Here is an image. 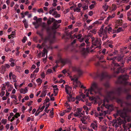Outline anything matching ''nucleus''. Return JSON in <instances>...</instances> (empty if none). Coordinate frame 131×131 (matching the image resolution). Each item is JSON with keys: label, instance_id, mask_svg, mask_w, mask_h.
<instances>
[{"label": "nucleus", "instance_id": "1", "mask_svg": "<svg viewBox=\"0 0 131 131\" xmlns=\"http://www.w3.org/2000/svg\"><path fill=\"white\" fill-rule=\"evenodd\" d=\"M123 91L122 88L119 87L116 89V91L113 90L107 92L104 100L103 103L101 107V109L103 107L112 111L113 109V105L106 104V103H108L109 100H116L117 102L120 104L121 107H123V110H117L116 113L114 115L116 117L117 116L119 115L122 118L121 119L119 117L118 119L117 118L118 121L113 122V125L115 128L119 126L122 124H123V126L124 127L126 122V121L129 122L131 120L130 116L127 115V112H131V103L125 102L121 99H117L116 97L117 94L119 95Z\"/></svg>", "mask_w": 131, "mask_h": 131}, {"label": "nucleus", "instance_id": "2", "mask_svg": "<svg viewBox=\"0 0 131 131\" xmlns=\"http://www.w3.org/2000/svg\"><path fill=\"white\" fill-rule=\"evenodd\" d=\"M84 93H85L86 96L88 97L89 93L91 94H94L99 92V88L96 82H93L91 84L90 88L85 90Z\"/></svg>", "mask_w": 131, "mask_h": 131}, {"label": "nucleus", "instance_id": "3", "mask_svg": "<svg viewBox=\"0 0 131 131\" xmlns=\"http://www.w3.org/2000/svg\"><path fill=\"white\" fill-rule=\"evenodd\" d=\"M103 27H102L100 29L99 31V35L100 36L102 37L103 36L102 40H104L107 38V32L109 33L112 29L111 27H106L105 28L104 30L103 29Z\"/></svg>", "mask_w": 131, "mask_h": 131}, {"label": "nucleus", "instance_id": "4", "mask_svg": "<svg viewBox=\"0 0 131 131\" xmlns=\"http://www.w3.org/2000/svg\"><path fill=\"white\" fill-rule=\"evenodd\" d=\"M116 58V57H114L113 58L107 57V59L108 60H112L113 61V63L112 64V65L114 66V67L113 68H112L111 69L113 70L114 71V73L118 74L120 72H122L121 71V67H119L118 68H117V71H115V69H116V67L117 66H120V65L119 64H118L117 63H114V61L115 60Z\"/></svg>", "mask_w": 131, "mask_h": 131}, {"label": "nucleus", "instance_id": "5", "mask_svg": "<svg viewBox=\"0 0 131 131\" xmlns=\"http://www.w3.org/2000/svg\"><path fill=\"white\" fill-rule=\"evenodd\" d=\"M90 75L94 78L99 77L101 80H102L106 77L111 78V77H109V76L108 75L107 72L104 71L101 74H99L97 72L96 73H94L92 74H91Z\"/></svg>", "mask_w": 131, "mask_h": 131}, {"label": "nucleus", "instance_id": "6", "mask_svg": "<svg viewBox=\"0 0 131 131\" xmlns=\"http://www.w3.org/2000/svg\"><path fill=\"white\" fill-rule=\"evenodd\" d=\"M128 76L127 74L122 75L118 78V81L121 84H123L125 85L127 84V82L126 81L128 78Z\"/></svg>", "mask_w": 131, "mask_h": 131}, {"label": "nucleus", "instance_id": "7", "mask_svg": "<svg viewBox=\"0 0 131 131\" xmlns=\"http://www.w3.org/2000/svg\"><path fill=\"white\" fill-rule=\"evenodd\" d=\"M85 42H86V46L87 47L86 49H85V48H82V50H81L82 51V53L83 55L84 56L86 55L89 51H90L91 52H93L95 51H94V50L93 49H92L90 51H89V47H88L90 46V45L91 44V43H90L89 41Z\"/></svg>", "mask_w": 131, "mask_h": 131}, {"label": "nucleus", "instance_id": "8", "mask_svg": "<svg viewBox=\"0 0 131 131\" xmlns=\"http://www.w3.org/2000/svg\"><path fill=\"white\" fill-rule=\"evenodd\" d=\"M92 42L91 47L90 48V49H92L93 48H94V49H101V45L102 43V41Z\"/></svg>", "mask_w": 131, "mask_h": 131}, {"label": "nucleus", "instance_id": "9", "mask_svg": "<svg viewBox=\"0 0 131 131\" xmlns=\"http://www.w3.org/2000/svg\"><path fill=\"white\" fill-rule=\"evenodd\" d=\"M71 79L72 81H73V87L75 89L77 87L80 86L81 83L78 80L77 77L76 76L74 75L73 77L71 78Z\"/></svg>", "mask_w": 131, "mask_h": 131}, {"label": "nucleus", "instance_id": "10", "mask_svg": "<svg viewBox=\"0 0 131 131\" xmlns=\"http://www.w3.org/2000/svg\"><path fill=\"white\" fill-rule=\"evenodd\" d=\"M106 50L104 48L101 51V50H99L97 52V57L99 60L102 59L103 58V54H105Z\"/></svg>", "mask_w": 131, "mask_h": 131}, {"label": "nucleus", "instance_id": "11", "mask_svg": "<svg viewBox=\"0 0 131 131\" xmlns=\"http://www.w3.org/2000/svg\"><path fill=\"white\" fill-rule=\"evenodd\" d=\"M9 79L11 81H13V82L16 83L17 81L16 76L13 74L12 72H10L9 74Z\"/></svg>", "mask_w": 131, "mask_h": 131}, {"label": "nucleus", "instance_id": "12", "mask_svg": "<svg viewBox=\"0 0 131 131\" xmlns=\"http://www.w3.org/2000/svg\"><path fill=\"white\" fill-rule=\"evenodd\" d=\"M82 108H78L77 111L73 114V115L75 117H78L79 118L82 117L81 114V112L82 111Z\"/></svg>", "mask_w": 131, "mask_h": 131}, {"label": "nucleus", "instance_id": "13", "mask_svg": "<svg viewBox=\"0 0 131 131\" xmlns=\"http://www.w3.org/2000/svg\"><path fill=\"white\" fill-rule=\"evenodd\" d=\"M48 41H43V42L42 43L41 45H38L40 46L39 48H42L43 47H45L46 48H47L48 49H52V47L51 46L49 45L48 46L47 45V44L48 43Z\"/></svg>", "mask_w": 131, "mask_h": 131}, {"label": "nucleus", "instance_id": "14", "mask_svg": "<svg viewBox=\"0 0 131 131\" xmlns=\"http://www.w3.org/2000/svg\"><path fill=\"white\" fill-rule=\"evenodd\" d=\"M108 111H101V112H99V113H97L95 111L94 112V114L95 116L99 117V116H105L107 113Z\"/></svg>", "mask_w": 131, "mask_h": 131}, {"label": "nucleus", "instance_id": "15", "mask_svg": "<svg viewBox=\"0 0 131 131\" xmlns=\"http://www.w3.org/2000/svg\"><path fill=\"white\" fill-rule=\"evenodd\" d=\"M55 38L54 35H49L46 36L45 38V41H52Z\"/></svg>", "mask_w": 131, "mask_h": 131}, {"label": "nucleus", "instance_id": "16", "mask_svg": "<svg viewBox=\"0 0 131 131\" xmlns=\"http://www.w3.org/2000/svg\"><path fill=\"white\" fill-rule=\"evenodd\" d=\"M90 127L94 130H97V129L98 125L96 122L94 121L93 123H92L91 124Z\"/></svg>", "mask_w": 131, "mask_h": 131}, {"label": "nucleus", "instance_id": "17", "mask_svg": "<svg viewBox=\"0 0 131 131\" xmlns=\"http://www.w3.org/2000/svg\"><path fill=\"white\" fill-rule=\"evenodd\" d=\"M72 69L73 71H77L79 76L82 74V72L79 68L76 67H73L72 68Z\"/></svg>", "mask_w": 131, "mask_h": 131}, {"label": "nucleus", "instance_id": "18", "mask_svg": "<svg viewBox=\"0 0 131 131\" xmlns=\"http://www.w3.org/2000/svg\"><path fill=\"white\" fill-rule=\"evenodd\" d=\"M65 90L67 93L69 94H70V92L72 90V87H71L66 85Z\"/></svg>", "mask_w": 131, "mask_h": 131}, {"label": "nucleus", "instance_id": "19", "mask_svg": "<svg viewBox=\"0 0 131 131\" xmlns=\"http://www.w3.org/2000/svg\"><path fill=\"white\" fill-rule=\"evenodd\" d=\"M60 61L64 65L69 63L70 62L69 60L67 58L61 59H60Z\"/></svg>", "mask_w": 131, "mask_h": 131}, {"label": "nucleus", "instance_id": "20", "mask_svg": "<svg viewBox=\"0 0 131 131\" xmlns=\"http://www.w3.org/2000/svg\"><path fill=\"white\" fill-rule=\"evenodd\" d=\"M75 100V99L74 97H72V95L69 94L68 96H67V102H69L71 101H74Z\"/></svg>", "mask_w": 131, "mask_h": 131}, {"label": "nucleus", "instance_id": "21", "mask_svg": "<svg viewBox=\"0 0 131 131\" xmlns=\"http://www.w3.org/2000/svg\"><path fill=\"white\" fill-rule=\"evenodd\" d=\"M10 65L8 64H6L2 66V68L3 71H5L6 70V69H8L10 68Z\"/></svg>", "mask_w": 131, "mask_h": 131}, {"label": "nucleus", "instance_id": "22", "mask_svg": "<svg viewBox=\"0 0 131 131\" xmlns=\"http://www.w3.org/2000/svg\"><path fill=\"white\" fill-rule=\"evenodd\" d=\"M74 38L79 40L80 41H83V37L81 34H79L78 35H75L74 36Z\"/></svg>", "mask_w": 131, "mask_h": 131}, {"label": "nucleus", "instance_id": "23", "mask_svg": "<svg viewBox=\"0 0 131 131\" xmlns=\"http://www.w3.org/2000/svg\"><path fill=\"white\" fill-rule=\"evenodd\" d=\"M104 62H105L106 61H100L98 62L95 63V66H101L102 67L104 68H107V67L105 66L104 67V66L102 65V64H101V63Z\"/></svg>", "mask_w": 131, "mask_h": 131}, {"label": "nucleus", "instance_id": "24", "mask_svg": "<svg viewBox=\"0 0 131 131\" xmlns=\"http://www.w3.org/2000/svg\"><path fill=\"white\" fill-rule=\"evenodd\" d=\"M60 26V25L57 24L56 22H54L53 25L52 27V29L54 30L58 28Z\"/></svg>", "mask_w": 131, "mask_h": 131}, {"label": "nucleus", "instance_id": "25", "mask_svg": "<svg viewBox=\"0 0 131 131\" xmlns=\"http://www.w3.org/2000/svg\"><path fill=\"white\" fill-rule=\"evenodd\" d=\"M27 88L26 87L24 89H21L20 90V92L21 93L25 94L27 92Z\"/></svg>", "mask_w": 131, "mask_h": 131}, {"label": "nucleus", "instance_id": "26", "mask_svg": "<svg viewBox=\"0 0 131 131\" xmlns=\"http://www.w3.org/2000/svg\"><path fill=\"white\" fill-rule=\"evenodd\" d=\"M12 33L10 35H9L8 36V38L9 39L11 38H13L15 37V31H13L12 32Z\"/></svg>", "mask_w": 131, "mask_h": 131}, {"label": "nucleus", "instance_id": "27", "mask_svg": "<svg viewBox=\"0 0 131 131\" xmlns=\"http://www.w3.org/2000/svg\"><path fill=\"white\" fill-rule=\"evenodd\" d=\"M79 128H80V130L81 131H82V129L83 130L86 129V126L84 125H81L79 127Z\"/></svg>", "mask_w": 131, "mask_h": 131}, {"label": "nucleus", "instance_id": "28", "mask_svg": "<svg viewBox=\"0 0 131 131\" xmlns=\"http://www.w3.org/2000/svg\"><path fill=\"white\" fill-rule=\"evenodd\" d=\"M47 50L44 48L43 50V52L42 53V57H44L46 54H47Z\"/></svg>", "mask_w": 131, "mask_h": 131}, {"label": "nucleus", "instance_id": "29", "mask_svg": "<svg viewBox=\"0 0 131 131\" xmlns=\"http://www.w3.org/2000/svg\"><path fill=\"white\" fill-rule=\"evenodd\" d=\"M36 81L37 83H38V85H40L42 82V80L40 78H38L37 79Z\"/></svg>", "mask_w": 131, "mask_h": 131}, {"label": "nucleus", "instance_id": "30", "mask_svg": "<svg viewBox=\"0 0 131 131\" xmlns=\"http://www.w3.org/2000/svg\"><path fill=\"white\" fill-rule=\"evenodd\" d=\"M56 8L52 7L50 8V10H49V13L50 14H52V13L54 12L56 10Z\"/></svg>", "mask_w": 131, "mask_h": 131}, {"label": "nucleus", "instance_id": "31", "mask_svg": "<svg viewBox=\"0 0 131 131\" xmlns=\"http://www.w3.org/2000/svg\"><path fill=\"white\" fill-rule=\"evenodd\" d=\"M101 131H106L107 127L106 126H101Z\"/></svg>", "mask_w": 131, "mask_h": 131}, {"label": "nucleus", "instance_id": "32", "mask_svg": "<svg viewBox=\"0 0 131 131\" xmlns=\"http://www.w3.org/2000/svg\"><path fill=\"white\" fill-rule=\"evenodd\" d=\"M85 117L83 116L82 117V118H81V121H82V123L84 124H87L86 121L84 119Z\"/></svg>", "mask_w": 131, "mask_h": 131}, {"label": "nucleus", "instance_id": "33", "mask_svg": "<svg viewBox=\"0 0 131 131\" xmlns=\"http://www.w3.org/2000/svg\"><path fill=\"white\" fill-rule=\"evenodd\" d=\"M45 107V106L44 105H43V106H42V107L40 108L39 107L38 110H40V111L37 114V112H36L35 113V114H36V115H38V114H39V113L40 112H41V111H42V110L44 109V108Z\"/></svg>", "mask_w": 131, "mask_h": 131}, {"label": "nucleus", "instance_id": "34", "mask_svg": "<svg viewBox=\"0 0 131 131\" xmlns=\"http://www.w3.org/2000/svg\"><path fill=\"white\" fill-rule=\"evenodd\" d=\"M15 70L16 71L20 72L21 70L20 67L19 66H16Z\"/></svg>", "mask_w": 131, "mask_h": 131}, {"label": "nucleus", "instance_id": "35", "mask_svg": "<svg viewBox=\"0 0 131 131\" xmlns=\"http://www.w3.org/2000/svg\"><path fill=\"white\" fill-rule=\"evenodd\" d=\"M47 93V91L46 90L43 91L42 93V94L40 96L41 97H43L46 96Z\"/></svg>", "mask_w": 131, "mask_h": 131}, {"label": "nucleus", "instance_id": "36", "mask_svg": "<svg viewBox=\"0 0 131 131\" xmlns=\"http://www.w3.org/2000/svg\"><path fill=\"white\" fill-rule=\"evenodd\" d=\"M53 71L52 70L50 69H47L46 73L47 74H49L50 73H52Z\"/></svg>", "mask_w": 131, "mask_h": 131}, {"label": "nucleus", "instance_id": "37", "mask_svg": "<svg viewBox=\"0 0 131 131\" xmlns=\"http://www.w3.org/2000/svg\"><path fill=\"white\" fill-rule=\"evenodd\" d=\"M108 6L106 5V4L105 3L104 5L103 6V8L105 10V11H106L108 8Z\"/></svg>", "mask_w": 131, "mask_h": 131}, {"label": "nucleus", "instance_id": "38", "mask_svg": "<svg viewBox=\"0 0 131 131\" xmlns=\"http://www.w3.org/2000/svg\"><path fill=\"white\" fill-rule=\"evenodd\" d=\"M76 99L79 101H80V100H81L83 102H85L84 100L82 99H81V96H80V95L79 96H77L76 97Z\"/></svg>", "mask_w": 131, "mask_h": 131}, {"label": "nucleus", "instance_id": "39", "mask_svg": "<svg viewBox=\"0 0 131 131\" xmlns=\"http://www.w3.org/2000/svg\"><path fill=\"white\" fill-rule=\"evenodd\" d=\"M117 8V7L115 5H113L112 7V11L115 10Z\"/></svg>", "mask_w": 131, "mask_h": 131}, {"label": "nucleus", "instance_id": "40", "mask_svg": "<svg viewBox=\"0 0 131 131\" xmlns=\"http://www.w3.org/2000/svg\"><path fill=\"white\" fill-rule=\"evenodd\" d=\"M88 38H86L85 41H88L90 38H91L92 39V41H93L94 40V37H90L89 36H88Z\"/></svg>", "mask_w": 131, "mask_h": 131}, {"label": "nucleus", "instance_id": "41", "mask_svg": "<svg viewBox=\"0 0 131 131\" xmlns=\"http://www.w3.org/2000/svg\"><path fill=\"white\" fill-rule=\"evenodd\" d=\"M41 26L43 29L46 28L47 25L44 23H43L41 25Z\"/></svg>", "mask_w": 131, "mask_h": 131}, {"label": "nucleus", "instance_id": "42", "mask_svg": "<svg viewBox=\"0 0 131 131\" xmlns=\"http://www.w3.org/2000/svg\"><path fill=\"white\" fill-rule=\"evenodd\" d=\"M126 99L127 100H131V94H128L126 97Z\"/></svg>", "mask_w": 131, "mask_h": 131}, {"label": "nucleus", "instance_id": "43", "mask_svg": "<svg viewBox=\"0 0 131 131\" xmlns=\"http://www.w3.org/2000/svg\"><path fill=\"white\" fill-rule=\"evenodd\" d=\"M11 97L12 99H15V100L16 101H18L17 97L15 95L13 94L11 96Z\"/></svg>", "mask_w": 131, "mask_h": 131}, {"label": "nucleus", "instance_id": "44", "mask_svg": "<svg viewBox=\"0 0 131 131\" xmlns=\"http://www.w3.org/2000/svg\"><path fill=\"white\" fill-rule=\"evenodd\" d=\"M8 88V91L9 92L11 91L13 89V85L11 84V85H10V86Z\"/></svg>", "mask_w": 131, "mask_h": 131}, {"label": "nucleus", "instance_id": "45", "mask_svg": "<svg viewBox=\"0 0 131 131\" xmlns=\"http://www.w3.org/2000/svg\"><path fill=\"white\" fill-rule=\"evenodd\" d=\"M68 102H66V105H65V106H66L67 108L69 110H70L71 109V108L69 106V104L68 103H67Z\"/></svg>", "mask_w": 131, "mask_h": 131}, {"label": "nucleus", "instance_id": "46", "mask_svg": "<svg viewBox=\"0 0 131 131\" xmlns=\"http://www.w3.org/2000/svg\"><path fill=\"white\" fill-rule=\"evenodd\" d=\"M88 101V100H84V101H86V105H87V106H91V105H92V103H87V101Z\"/></svg>", "mask_w": 131, "mask_h": 131}, {"label": "nucleus", "instance_id": "47", "mask_svg": "<svg viewBox=\"0 0 131 131\" xmlns=\"http://www.w3.org/2000/svg\"><path fill=\"white\" fill-rule=\"evenodd\" d=\"M20 116V115L19 113H16L14 116L16 118H17L18 117H19Z\"/></svg>", "mask_w": 131, "mask_h": 131}, {"label": "nucleus", "instance_id": "48", "mask_svg": "<svg viewBox=\"0 0 131 131\" xmlns=\"http://www.w3.org/2000/svg\"><path fill=\"white\" fill-rule=\"evenodd\" d=\"M6 119H3L2 120L1 122L2 123L5 125L6 123Z\"/></svg>", "mask_w": 131, "mask_h": 131}, {"label": "nucleus", "instance_id": "49", "mask_svg": "<svg viewBox=\"0 0 131 131\" xmlns=\"http://www.w3.org/2000/svg\"><path fill=\"white\" fill-rule=\"evenodd\" d=\"M123 30L122 29L121 27H119L116 30L117 33H118L120 32Z\"/></svg>", "mask_w": 131, "mask_h": 131}, {"label": "nucleus", "instance_id": "50", "mask_svg": "<svg viewBox=\"0 0 131 131\" xmlns=\"http://www.w3.org/2000/svg\"><path fill=\"white\" fill-rule=\"evenodd\" d=\"M104 85L106 88H108L109 86V85L108 83L107 82L104 84Z\"/></svg>", "mask_w": 131, "mask_h": 131}, {"label": "nucleus", "instance_id": "51", "mask_svg": "<svg viewBox=\"0 0 131 131\" xmlns=\"http://www.w3.org/2000/svg\"><path fill=\"white\" fill-rule=\"evenodd\" d=\"M80 9L78 7H77L76 8L74 9V12H80Z\"/></svg>", "mask_w": 131, "mask_h": 131}, {"label": "nucleus", "instance_id": "52", "mask_svg": "<svg viewBox=\"0 0 131 131\" xmlns=\"http://www.w3.org/2000/svg\"><path fill=\"white\" fill-rule=\"evenodd\" d=\"M5 92L3 91H1V92L0 93V95H1V96L2 97L5 94Z\"/></svg>", "mask_w": 131, "mask_h": 131}, {"label": "nucleus", "instance_id": "53", "mask_svg": "<svg viewBox=\"0 0 131 131\" xmlns=\"http://www.w3.org/2000/svg\"><path fill=\"white\" fill-rule=\"evenodd\" d=\"M78 28H75L74 29L73 31H72L71 32V33L72 34H73V33H74L75 32H76L78 31Z\"/></svg>", "mask_w": 131, "mask_h": 131}, {"label": "nucleus", "instance_id": "54", "mask_svg": "<svg viewBox=\"0 0 131 131\" xmlns=\"http://www.w3.org/2000/svg\"><path fill=\"white\" fill-rule=\"evenodd\" d=\"M129 1V0H121L120 2L122 3H127Z\"/></svg>", "mask_w": 131, "mask_h": 131}, {"label": "nucleus", "instance_id": "55", "mask_svg": "<svg viewBox=\"0 0 131 131\" xmlns=\"http://www.w3.org/2000/svg\"><path fill=\"white\" fill-rule=\"evenodd\" d=\"M116 51H114V52H113V53H110L109 54V56H111L114 55L116 54Z\"/></svg>", "mask_w": 131, "mask_h": 131}, {"label": "nucleus", "instance_id": "56", "mask_svg": "<svg viewBox=\"0 0 131 131\" xmlns=\"http://www.w3.org/2000/svg\"><path fill=\"white\" fill-rule=\"evenodd\" d=\"M80 96H81V98H82L84 99L85 98L86 96L85 94H84L83 93L80 95Z\"/></svg>", "mask_w": 131, "mask_h": 131}, {"label": "nucleus", "instance_id": "57", "mask_svg": "<svg viewBox=\"0 0 131 131\" xmlns=\"http://www.w3.org/2000/svg\"><path fill=\"white\" fill-rule=\"evenodd\" d=\"M5 51L7 52H9L11 51L10 49L8 48H5Z\"/></svg>", "mask_w": 131, "mask_h": 131}, {"label": "nucleus", "instance_id": "58", "mask_svg": "<svg viewBox=\"0 0 131 131\" xmlns=\"http://www.w3.org/2000/svg\"><path fill=\"white\" fill-rule=\"evenodd\" d=\"M131 15V10L128 12L127 13V16L128 17H129Z\"/></svg>", "mask_w": 131, "mask_h": 131}, {"label": "nucleus", "instance_id": "59", "mask_svg": "<svg viewBox=\"0 0 131 131\" xmlns=\"http://www.w3.org/2000/svg\"><path fill=\"white\" fill-rule=\"evenodd\" d=\"M83 108L84 109L85 111L87 110H89V108L86 105H84L83 107Z\"/></svg>", "mask_w": 131, "mask_h": 131}, {"label": "nucleus", "instance_id": "60", "mask_svg": "<svg viewBox=\"0 0 131 131\" xmlns=\"http://www.w3.org/2000/svg\"><path fill=\"white\" fill-rule=\"evenodd\" d=\"M96 30L95 29H93L92 30H90V31L94 34H95Z\"/></svg>", "mask_w": 131, "mask_h": 131}, {"label": "nucleus", "instance_id": "61", "mask_svg": "<svg viewBox=\"0 0 131 131\" xmlns=\"http://www.w3.org/2000/svg\"><path fill=\"white\" fill-rule=\"evenodd\" d=\"M5 84H6V85H5V86H7L8 87L10 85H11L9 82H6L5 83Z\"/></svg>", "mask_w": 131, "mask_h": 131}, {"label": "nucleus", "instance_id": "62", "mask_svg": "<svg viewBox=\"0 0 131 131\" xmlns=\"http://www.w3.org/2000/svg\"><path fill=\"white\" fill-rule=\"evenodd\" d=\"M22 109V111L23 113H24L25 112V110H26V108H25L24 106H22V107L21 108Z\"/></svg>", "mask_w": 131, "mask_h": 131}, {"label": "nucleus", "instance_id": "63", "mask_svg": "<svg viewBox=\"0 0 131 131\" xmlns=\"http://www.w3.org/2000/svg\"><path fill=\"white\" fill-rule=\"evenodd\" d=\"M58 88L53 89L54 93H58Z\"/></svg>", "mask_w": 131, "mask_h": 131}, {"label": "nucleus", "instance_id": "64", "mask_svg": "<svg viewBox=\"0 0 131 131\" xmlns=\"http://www.w3.org/2000/svg\"><path fill=\"white\" fill-rule=\"evenodd\" d=\"M39 70V68H37L34 71L33 73H37Z\"/></svg>", "mask_w": 131, "mask_h": 131}]
</instances>
